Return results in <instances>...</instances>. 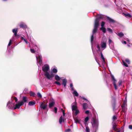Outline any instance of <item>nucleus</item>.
Returning <instances> with one entry per match:
<instances>
[{
  "mask_svg": "<svg viewBox=\"0 0 132 132\" xmlns=\"http://www.w3.org/2000/svg\"><path fill=\"white\" fill-rule=\"evenodd\" d=\"M13 113H14V114H15V113H14V112H13Z\"/></svg>",
  "mask_w": 132,
  "mask_h": 132,
  "instance_id": "61",
  "label": "nucleus"
},
{
  "mask_svg": "<svg viewBox=\"0 0 132 132\" xmlns=\"http://www.w3.org/2000/svg\"><path fill=\"white\" fill-rule=\"evenodd\" d=\"M70 87L71 89V90H74L73 87V84L72 83H71L70 84Z\"/></svg>",
  "mask_w": 132,
  "mask_h": 132,
  "instance_id": "31",
  "label": "nucleus"
},
{
  "mask_svg": "<svg viewBox=\"0 0 132 132\" xmlns=\"http://www.w3.org/2000/svg\"><path fill=\"white\" fill-rule=\"evenodd\" d=\"M36 103L35 102L30 101L28 103V105L30 106H32L35 104Z\"/></svg>",
  "mask_w": 132,
  "mask_h": 132,
  "instance_id": "21",
  "label": "nucleus"
},
{
  "mask_svg": "<svg viewBox=\"0 0 132 132\" xmlns=\"http://www.w3.org/2000/svg\"><path fill=\"white\" fill-rule=\"evenodd\" d=\"M49 69V67L47 64L44 65L42 67V70L45 72L44 75L48 79H50V78L53 77V76L52 74H50L49 73L47 72Z\"/></svg>",
  "mask_w": 132,
  "mask_h": 132,
  "instance_id": "2",
  "label": "nucleus"
},
{
  "mask_svg": "<svg viewBox=\"0 0 132 132\" xmlns=\"http://www.w3.org/2000/svg\"><path fill=\"white\" fill-rule=\"evenodd\" d=\"M54 112L55 113H57V109L56 107H55L54 108Z\"/></svg>",
  "mask_w": 132,
  "mask_h": 132,
  "instance_id": "41",
  "label": "nucleus"
},
{
  "mask_svg": "<svg viewBox=\"0 0 132 132\" xmlns=\"http://www.w3.org/2000/svg\"><path fill=\"white\" fill-rule=\"evenodd\" d=\"M24 104L23 101H19L18 103H16L15 106H14V110L19 109L20 107Z\"/></svg>",
  "mask_w": 132,
  "mask_h": 132,
  "instance_id": "5",
  "label": "nucleus"
},
{
  "mask_svg": "<svg viewBox=\"0 0 132 132\" xmlns=\"http://www.w3.org/2000/svg\"><path fill=\"white\" fill-rule=\"evenodd\" d=\"M117 35L120 37H122L124 36V34L122 32L118 33Z\"/></svg>",
  "mask_w": 132,
  "mask_h": 132,
  "instance_id": "26",
  "label": "nucleus"
},
{
  "mask_svg": "<svg viewBox=\"0 0 132 132\" xmlns=\"http://www.w3.org/2000/svg\"><path fill=\"white\" fill-rule=\"evenodd\" d=\"M125 40H126L127 41H128V42H129L130 41L129 40L128 38L126 39H125Z\"/></svg>",
  "mask_w": 132,
  "mask_h": 132,
  "instance_id": "57",
  "label": "nucleus"
},
{
  "mask_svg": "<svg viewBox=\"0 0 132 132\" xmlns=\"http://www.w3.org/2000/svg\"><path fill=\"white\" fill-rule=\"evenodd\" d=\"M27 98L25 96H23V103H25L27 101Z\"/></svg>",
  "mask_w": 132,
  "mask_h": 132,
  "instance_id": "24",
  "label": "nucleus"
},
{
  "mask_svg": "<svg viewBox=\"0 0 132 132\" xmlns=\"http://www.w3.org/2000/svg\"><path fill=\"white\" fill-rule=\"evenodd\" d=\"M108 19L109 21L110 22L113 23L115 22L114 20L110 18H108Z\"/></svg>",
  "mask_w": 132,
  "mask_h": 132,
  "instance_id": "25",
  "label": "nucleus"
},
{
  "mask_svg": "<svg viewBox=\"0 0 132 132\" xmlns=\"http://www.w3.org/2000/svg\"><path fill=\"white\" fill-rule=\"evenodd\" d=\"M67 82V80L66 79H64L62 80V84L64 87H65Z\"/></svg>",
  "mask_w": 132,
  "mask_h": 132,
  "instance_id": "15",
  "label": "nucleus"
},
{
  "mask_svg": "<svg viewBox=\"0 0 132 132\" xmlns=\"http://www.w3.org/2000/svg\"><path fill=\"white\" fill-rule=\"evenodd\" d=\"M74 111H75V116H76L79 113V111L78 109H77L76 110H74Z\"/></svg>",
  "mask_w": 132,
  "mask_h": 132,
  "instance_id": "28",
  "label": "nucleus"
},
{
  "mask_svg": "<svg viewBox=\"0 0 132 132\" xmlns=\"http://www.w3.org/2000/svg\"><path fill=\"white\" fill-rule=\"evenodd\" d=\"M89 119V118L88 117H86L85 120V121L86 122H87V121H88V120Z\"/></svg>",
  "mask_w": 132,
  "mask_h": 132,
  "instance_id": "38",
  "label": "nucleus"
},
{
  "mask_svg": "<svg viewBox=\"0 0 132 132\" xmlns=\"http://www.w3.org/2000/svg\"><path fill=\"white\" fill-rule=\"evenodd\" d=\"M47 106V105L43 103H42L40 105V108L41 109H42L43 110L45 109Z\"/></svg>",
  "mask_w": 132,
  "mask_h": 132,
  "instance_id": "14",
  "label": "nucleus"
},
{
  "mask_svg": "<svg viewBox=\"0 0 132 132\" xmlns=\"http://www.w3.org/2000/svg\"><path fill=\"white\" fill-rule=\"evenodd\" d=\"M55 79L57 81H59L60 80L61 78L57 75H56L55 76Z\"/></svg>",
  "mask_w": 132,
  "mask_h": 132,
  "instance_id": "20",
  "label": "nucleus"
},
{
  "mask_svg": "<svg viewBox=\"0 0 132 132\" xmlns=\"http://www.w3.org/2000/svg\"><path fill=\"white\" fill-rule=\"evenodd\" d=\"M113 120H114L117 119L116 117L115 116H114L113 117Z\"/></svg>",
  "mask_w": 132,
  "mask_h": 132,
  "instance_id": "48",
  "label": "nucleus"
},
{
  "mask_svg": "<svg viewBox=\"0 0 132 132\" xmlns=\"http://www.w3.org/2000/svg\"><path fill=\"white\" fill-rule=\"evenodd\" d=\"M121 42L123 44H126V42L125 41H122Z\"/></svg>",
  "mask_w": 132,
  "mask_h": 132,
  "instance_id": "54",
  "label": "nucleus"
},
{
  "mask_svg": "<svg viewBox=\"0 0 132 132\" xmlns=\"http://www.w3.org/2000/svg\"><path fill=\"white\" fill-rule=\"evenodd\" d=\"M117 126V125L116 123H114L113 125V128L114 130H116L118 132H119L120 131V130L119 128L116 127Z\"/></svg>",
  "mask_w": 132,
  "mask_h": 132,
  "instance_id": "12",
  "label": "nucleus"
},
{
  "mask_svg": "<svg viewBox=\"0 0 132 132\" xmlns=\"http://www.w3.org/2000/svg\"><path fill=\"white\" fill-rule=\"evenodd\" d=\"M105 24V22H102L101 23V26L102 27H103Z\"/></svg>",
  "mask_w": 132,
  "mask_h": 132,
  "instance_id": "44",
  "label": "nucleus"
},
{
  "mask_svg": "<svg viewBox=\"0 0 132 132\" xmlns=\"http://www.w3.org/2000/svg\"><path fill=\"white\" fill-rule=\"evenodd\" d=\"M20 26L23 28H27V26L23 22H21L20 23Z\"/></svg>",
  "mask_w": 132,
  "mask_h": 132,
  "instance_id": "13",
  "label": "nucleus"
},
{
  "mask_svg": "<svg viewBox=\"0 0 132 132\" xmlns=\"http://www.w3.org/2000/svg\"><path fill=\"white\" fill-rule=\"evenodd\" d=\"M98 17L99 18H96L95 21L94 28L93 31V34L92 35L91 37V43L92 49L93 53H94V52L92 47V42L94 39L93 35L96 32L97 30V28L99 26V22L100 21L99 19H103V18L104 17V16L102 14H100L98 15Z\"/></svg>",
  "mask_w": 132,
  "mask_h": 132,
  "instance_id": "1",
  "label": "nucleus"
},
{
  "mask_svg": "<svg viewBox=\"0 0 132 132\" xmlns=\"http://www.w3.org/2000/svg\"><path fill=\"white\" fill-rule=\"evenodd\" d=\"M13 113H14V114H15V113H14V112H13Z\"/></svg>",
  "mask_w": 132,
  "mask_h": 132,
  "instance_id": "60",
  "label": "nucleus"
},
{
  "mask_svg": "<svg viewBox=\"0 0 132 132\" xmlns=\"http://www.w3.org/2000/svg\"><path fill=\"white\" fill-rule=\"evenodd\" d=\"M82 98L83 100H86V102L87 103H89V102L88 100H87V99L85 98L84 97H82Z\"/></svg>",
  "mask_w": 132,
  "mask_h": 132,
  "instance_id": "39",
  "label": "nucleus"
},
{
  "mask_svg": "<svg viewBox=\"0 0 132 132\" xmlns=\"http://www.w3.org/2000/svg\"><path fill=\"white\" fill-rule=\"evenodd\" d=\"M107 42V39L106 38L104 37L102 38V42L101 44V49H100V47L99 45L98 44L96 46L97 48L98 49V50L99 51H102L103 50L105 49L106 47V42Z\"/></svg>",
  "mask_w": 132,
  "mask_h": 132,
  "instance_id": "3",
  "label": "nucleus"
},
{
  "mask_svg": "<svg viewBox=\"0 0 132 132\" xmlns=\"http://www.w3.org/2000/svg\"><path fill=\"white\" fill-rule=\"evenodd\" d=\"M70 129H67L65 131L66 132H68L70 131Z\"/></svg>",
  "mask_w": 132,
  "mask_h": 132,
  "instance_id": "50",
  "label": "nucleus"
},
{
  "mask_svg": "<svg viewBox=\"0 0 132 132\" xmlns=\"http://www.w3.org/2000/svg\"><path fill=\"white\" fill-rule=\"evenodd\" d=\"M74 91L73 92V94L75 96H76L77 97L78 96V94L77 92L75 90H73Z\"/></svg>",
  "mask_w": 132,
  "mask_h": 132,
  "instance_id": "22",
  "label": "nucleus"
},
{
  "mask_svg": "<svg viewBox=\"0 0 132 132\" xmlns=\"http://www.w3.org/2000/svg\"><path fill=\"white\" fill-rule=\"evenodd\" d=\"M63 121H64V120L63 119V118L62 116H61L59 119V122L61 124L62 122H63Z\"/></svg>",
  "mask_w": 132,
  "mask_h": 132,
  "instance_id": "27",
  "label": "nucleus"
},
{
  "mask_svg": "<svg viewBox=\"0 0 132 132\" xmlns=\"http://www.w3.org/2000/svg\"><path fill=\"white\" fill-rule=\"evenodd\" d=\"M126 15L127 16H128L129 17H132V16L130 14H129V13L126 14Z\"/></svg>",
  "mask_w": 132,
  "mask_h": 132,
  "instance_id": "43",
  "label": "nucleus"
},
{
  "mask_svg": "<svg viewBox=\"0 0 132 132\" xmlns=\"http://www.w3.org/2000/svg\"><path fill=\"white\" fill-rule=\"evenodd\" d=\"M36 57L38 67L42 63V56L40 54L36 55Z\"/></svg>",
  "mask_w": 132,
  "mask_h": 132,
  "instance_id": "4",
  "label": "nucleus"
},
{
  "mask_svg": "<svg viewBox=\"0 0 132 132\" xmlns=\"http://www.w3.org/2000/svg\"><path fill=\"white\" fill-rule=\"evenodd\" d=\"M122 62L123 63V65H124L126 67H128V66L126 62L128 64H129L130 63V61L128 59H126L125 60H122Z\"/></svg>",
  "mask_w": 132,
  "mask_h": 132,
  "instance_id": "9",
  "label": "nucleus"
},
{
  "mask_svg": "<svg viewBox=\"0 0 132 132\" xmlns=\"http://www.w3.org/2000/svg\"><path fill=\"white\" fill-rule=\"evenodd\" d=\"M37 96L39 98H41L42 97L41 94L39 93H37Z\"/></svg>",
  "mask_w": 132,
  "mask_h": 132,
  "instance_id": "36",
  "label": "nucleus"
},
{
  "mask_svg": "<svg viewBox=\"0 0 132 132\" xmlns=\"http://www.w3.org/2000/svg\"><path fill=\"white\" fill-rule=\"evenodd\" d=\"M109 46L111 49H113V48H114L113 43L111 44V45H109Z\"/></svg>",
  "mask_w": 132,
  "mask_h": 132,
  "instance_id": "32",
  "label": "nucleus"
},
{
  "mask_svg": "<svg viewBox=\"0 0 132 132\" xmlns=\"http://www.w3.org/2000/svg\"><path fill=\"white\" fill-rule=\"evenodd\" d=\"M93 127L94 128H96L98 126V121L97 119H94L93 122L92 123Z\"/></svg>",
  "mask_w": 132,
  "mask_h": 132,
  "instance_id": "6",
  "label": "nucleus"
},
{
  "mask_svg": "<svg viewBox=\"0 0 132 132\" xmlns=\"http://www.w3.org/2000/svg\"><path fill=\"white\" fill-rule=\"evenodd\" d=\"M14 99L15 102H17L18 101V100L17 98H16V97H14Z\"/></svg>",
  "mask_w": 132,
  "mask_h": 132,
  "instance_id": "46",
  "label": "nucleus"
},
{
  "mask_svg": "<svg viewBox=\"0 0 132 132\" xmlns=\"http://www.w3.org/2000/svg\"><path fill=\"white\" fill-rule=\"evenodd\" d=\"M3 0L4 1H7V0Z\"/></svg>",
  "mask_w": 132,
  "mask_h": 132,
  "instance_id": "59",
  "label": "nucleus"
},
{
  "mask_svg": "<svg viewBox=\"0 0 132 132\" xmlns=\"http://www.w3.org/2000/svg\"><path fill=\"white\" fill-rule=\"evenodd\" d=\"M89 112V110H87L85 112V113L86 114H88Z\"/></svg>",
  "mask_w": 132,
  "mask_h": 132,
  "instance_id": "47",
  "label": "nucleus"
},
{
  "mask_svg": "<svg viewBox=\"0 0 132 132\" xmlns=\"http://www.w3.org/2000/svg\"><path fill=\"white\" fill-rule=\"evenodd\" d=\"M62 112H63V115L64 116H65V113L64 112V111L63 109H61Z\"/></svg>",
  "mask_w": 132,
  "mask_h": 132,
  "instance_id": "45",
  "label": "nucleus"
},
{
  "mask_svg": "<svg viewBox=\"0 0 132 132\" xmlns=\"http://www.w3.org/2000/svg\"><path fill=\"white\" fill-rule=\"evenodd\" d=\"M75 122L76 123H78L79 122L78 120L77 119H75Z\"/></svg>",
  "mask_w": 132,
  "mask_h": 132,
  "instance_id": "49",
  "label": "nucleus"
},
{
  "mask_svg": "<svg viewBox=\"0 0 132 132\" xmlns=\"http://www.w3.org/2000/svg\"><path fill=\"white\" fill-rule=\"evenodd\" d=\"M51 72H53L56 73L57 71V69L56 68H52L51 70Z\"/></svg>",
  "mask_w": 132,
  "mask_h": 132,
  "instance_id": "19",
  "label": "nucleus"
},
{
  "mask_svg": "<svg viewBox=\"0 0 132 132\" xmlns=\"http://www.w3.org/2000/svg\"><path fill=\"white\" fill-rule=\"evenodd\" d=\"M101 29L102 30V31L104 33H105L106 31V30L105 28L103 27H102L101 28Z\"/></svg>",
  "mask_w": 132,
  "mask_h": 132,
  "instance_id": "30",
  "label": "nucleus"
},
{
  "mask_svg": "<svg viewBox=\"0 0 132 132\" xmlns=\"http://www.w3.org/2000/svg\"><path fill=\"white\" fill-rule=\"evenodd\" d=\"M122 82L121 81H119L118 82V84H119V86H120V85H121L122 84Z\"/></svg>",
  "mask_w": 132,
  "mask_h": 132,
  "instance_id": "55",
  "label": "nucleus"
},
{
  "mask_svg": "<svg viewBox=\"0 0 132 132\" xmlns=\"http://www.w3.org/2000/svg\"><path fill=\"white\" fill-rule=\"evenodd\" d=\"M101 58L102 59L103 61V63H102V65H104L105 64H106V63L105 60V59L104 58L103 55L102 51L100 53Z\"/></svg>",
  "mask_w": 132,
  "mask_h": 132,
  "instance_id": "11",
  "label": "nucleus"
},
{
  "mask_svg": "<svg viewBox=\"0 0 132 132\" xmlns=\"http://www.w3.org/2000/svg\"><path fill=\"white\" fill-rule=\"evenodd\" d=\"M82 106L84 109H86L87 107V104L86 103H84L82 105Z\"/></svg>",
  "mask_w": 132,
  "mask_h": 132,
  "instance_id": "18",
  "label": "nucleus"
},
{
  "mask_svg": "<svg viewBox=\"0 0 132 132\" xmlns=\"http://www.w3.org/2000/svg\"><path fill=\"white\" fill-rule=\"evenodd\" d=\"M131 44H127V45L128 47H130V45Z\"/></svg>",
  "mask_w": 132,
  "mask_h": 132,
  "instance_id": "58",
  "label": "nucleus"
},
{
  "mask_svg": "<svg viewBox=\"0 0 132 132\" xmlns=\"http://www.w3.org/2000/svg\"><path fill=\"white\" fill-rule=\"evenodd\" d=\"M71 107L72 110L73 111L74 110H76L77 109V103L76 102H73L72 104Z\"/></svg>",
  "mask_w": 132,
  "mask_h": 132,
  "instance_id": "10",
  "label": "nucleus"
},
{
  "mask_svg": "<svg viewBox=\"0 0 132 132\" xmlns=\"http://www.w3.org/2000/svg\"><path fill=\"white\" fill-rule=\"evenodd\" d=\"M24 41L26 43V44H27L28 43V42H27V40L26 39H24Z\"/></svg>",
  "mask_w": 132,
  "mask_h": 132,
  "instance_id": "51",
  "label": "nucleus"
},
{
  "mask_svg": "<svg viewBox=\"0 0 132 132\" xmlns=\"http://www.w3.org/2000/svg\"><path fill=\"white\" fill-rule=\"evenodd\" d=\"M111 76L115 89L116 90H117V87L116 85L117 80L115 79L114 76L112 75H111Z\"/></svg>",
  "mask_w": 132,
  "mask_h": 132,
  "instance_id": "7",
  "label": "nucleus"
},
{
  "mask_svg": "<svg viewBox=\"0 0 132 132\" xmlns=\"http://www.w3.org/2000/svg\"><path fill=\"white\" fill-rule=\"evenodd\" d=\"M30 51L32 53H35V51L33 49H30Z\"/></svg>",
  "mask_w": 132,
  "mask_h": 132,
  "instance_id": "42",
  "label": "nucleus"
},
{
  "mask_svg": "<svg viewBox=\"0 0 132 132\" xmlns=\"http://www.w3.org/2000/svg\"><path fill=\"white\" fill-rule=\"evenodd\" d=\"M127 102L126 101H124L122 106V108H125L126 106Z\"/></svg>",
  "mask_w": 132,
  "mask_h": 132,
  "instance_id": "23",
  "label": "nucleus"
},
{
  "mask_svg": "<svg viewBox=\"0 0 132 132\" xmlns=\"http://www.w3.org/2000/svg\"><path fill=\"white\" fill-rule=\"evenodd\" d=\"M21 39L23 40H24V39H25L23 37H21Z\"/></svg>",
  "mask_w": 132,
  "mask_h": 132,
  "instance_id": "56",
  "label": "nucleus"
},
{
  "mask_svg": "<svg viewBox=\"0 0 132 132\" xmlns=\"http://www.w3.org/2000/svg\"><path fill=\"white\" fill-rule=\"evenodd\" d=\"M129 128L130 129H132V125H130L129 126Z\"/></svg>",
  "mask_w": 132,
  "mask_h": 132,
  "instance_id": "52",
  "label": "nucleus"
},
{
  "mask_svg": "<svg viewBox=\"0 0 132 132\" xmlns=\"http://www.w3.org/2000/svg\"><path fill=\"white\" fill-rule=\"evenodd\" d=\"M55 102L54 101H52L51 102H50L49 103V107L50 108L53 107L54 105Z\"/></svg>",
  "mask_w": 132,
  "mask_h": 132,
  "instance_id": "17",
  "label": "nucleus"
},
{
  "mask_svg": "<svg viewBox=\"0 0 132 132\" xmlns=\"http://www.w3.org/2000/svg\"><path fill=\"white\" fill-rule=\"evenodd\" d=\"M14 103L13 104L10 101H9L7 104V107L9 109H14Z\"/></svg>",
  "mask_w": 132,
  "mask_h": 132,
  "instance_id": "8",
  "label": "nucleus"
},
{
  "mask_svg": "<svg viewBox=\"0 0 132 132\" xmlns=\"http://www.w3.org/2000/svg\"><path fill=\"white\" fill-rule=\"evenodd\" d=\"M86 132H89V129L88 127L86 126Z\"/></svg>",
  "mask_w": 132,
  "mask_h": 132,
  "instance_id": "33",
  "label": "nucleus"
},
{
  "mask_svg": "<svg viewBox=\"0 0 132 132\" xmlns=\"http://www.w3.org/2000/svg\"><path fill=\"white\" fill-rule=\"evenodd\" d=\"M107 29L108 31L110 33H112L113 32L112 30L111 29L108 28H107Z\"/></svg>",
  "mask_w": 132,
  "mask_h": 132,
  "instance_id": "34",
  "label": "nucleus"
},
{
  "mask_svg": "<svg viewBox=\"0 0 132 132\" xmlns=\"http://www.w3.org/2000/svg\"><path fill=\"white\" fill-rule=\"evenodd\" d=\"M55 84H56L57 85L59 86H60L61 85V84L58 81H56L55 82Z\"/></svg>",
  "mask_w": 132,
  "mask_h": 132,
  "instance_id": "40",
  "label": "nucleus"
},
{
  "mask_svg": "<svg viewBox=\"0 0 132 132\" xmlns=\"http://www.w3.org/2000/svg\"><path fill=\"white\" fill-rule=\"evenodd\" d=\"M12 41V40L11 39L10 40V42L8 44V45L7 46V48H8V47L9 46L11 45Z\"/></svg>",
  "mask_w": 132,
  "mask_h": 132,
  "instance_id": "35",
  "label": "nucleus"
},
{
  "mask_svg": "<svg viewBox=\"0 0 132 132\" xmlns=\"http://www.w3.org/2000/svg\"><path fill=\"white\" fill-rule=\"evenodd\" d=\"M30 95L31 96L34 97L35 95V93H34L31 91L30 93Z\"/></svg>",
  "mask_w": 132,
  "mask_h": 132,
  "instance_id": "29",
  "label": "nucleus"
},
{
  "mask_svg": "<svg viewBox=\"0 0 132 132\" xmlns=\"http://www.w3.org/2000/svg\"><path fill=\"white\" fill-rule=\"evenodd\" d=\"M109 45H110L111 44L113 43V41L110 39H109Z\"/></svg>",
  "mask_w": 132,
  "mask_h": 132,
  "instance_id": "37",
  "label": "nucleus"
},
{
  "mask_svg": "<svg viewBox=\"0 0 132 132\" xmlns=\"http://www.w3.org/2000/svg\"><path fill=\"white\" fill-rule=\"evenodd\" d=\"M17 29H14L12 30V32L13 33H14V35L15 36H17Z\"/></svg>",
  "mask_w": 132,
  "mask_h": 132,
  "instance_id": "16",
  "label": "nucleus"
},
{
  "mask_svg": "<svg viewBox=\"0 0 132 132\" xmlns=\"http://www.w3.org/2000/svg\"><path fill=\"white\" fill-rule=\"evenodd\" d=\"M95 60H96V62H97V63H98V64L100 65V63L98 62V61L97 59H96V57H95Z\"/></svg>",
  "mask_w": 132,
  "mask_h": 132,
  "instance_id": "53",
  "label": "nucleus"
}]
</instances>
